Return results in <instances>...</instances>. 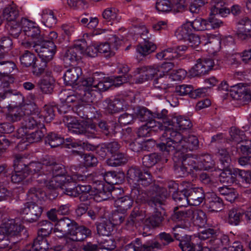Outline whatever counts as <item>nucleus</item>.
Here are the masks:
<instances>
[{"mask_svg": "<svg viewBox=\"0 0 251 251\" xmlns=\"http://www.w3.org/2000/svg\"><path fill=\"white\" fill-rule=\"evenodd\" d=\"M134 118H137L141 122H145L152 119L151 112L146 107L136 106L133 108Z\"/></svg>", "mask_w": 251, "mask_h": 251, "instance_id": "e433bc0d", "label": "nucleus"}, {"mask_svg": "<svg viewBox=\"0 0 251 251\" xmlns=\"http://www.w3.org/2000/svg\"><path fill=\"white\" fill-rule=\"evenodd\" d=\"M73 232L72 240L77 242L82 241L92 236V231L90 229L83 225H80L76 222Z\"/></svg>", "mask_w": 251, "mask_h": 251, "instance_id": "b1692460", "label": "nucleus"}, {"mask_svg": "<svg viewBox=\"0 0 251 251\" xmlns=\"http://www.w3.org/2000/svg\"><path fill=\"white\" fill-rule=\"evenodd\" d=\"M190 25L196 31H202L209 29V23L207 21L199 18L189 22Z\"/></svg>", "mask_w": 251, "mask_h": 251, "instance_id": "774afa93", "label": "nucleus"}, {"mask_svg": "<svg viewBox=\"0 0 251 251\" xmlns=\"http://www.w3.org/2000/svg\"><path fill=\"white\" fill-rule=\"evenodd\" d=\"M89 103L80 101L79 103L73 107V110L80 118L84 119H88L89 110L94 108L93 107L91 106Z\"/></svg>", "mask_w": 251, "mask_h": 251, "instance_id": "2f4dec72", "label": "nucleus"}, {"mask_svg": "<svg viewBox=\"0 0 251 251\" xmlns=\"http://www.w3.org/2000/svg\"><path fill=\"white\" fill-rule=\"evenodd\" d=\"M128 159L126 155L118 151L111 155L110 158L106 160L107 164L111 167H118L127 163Z\"/></svg>", "mask_w": 251, "mask_h": 251, "instance_id": "473e14b6", "label": "nucleus"}, {"mask_svg": "<svg viewBox=\"0 0 251 251\" xmlns=\"http://www.w3.org/2000/svg\"><path fill=\"white\" fill-rule=\"evenodd\" d=\"M205 207L209 211L219 212L224 207L223 200L215 194L212 193L205 200Z\"/></svg>", "mask_w": 251, "mask_h": 251, "instance_id": "5701e85b", "label": "nucleus"}, {"mask_svg": "<svg viewBox=\"0 0 251 251\" xmlns=\"http://www.w3.org/2000/svg\"><path fill=\"white\" fill-rule=\"evenodd\" d=\"M42 19L44 24L49 27L53 26L56 23V18L53 11L51 10L44 11L42 15Z\"/></svg>", "mask_w": 251, "mask_h": 251, "instance_id": "0e129e2a", "label": "nucleus"}, {"mask_svg": "<svg viewBox=\"0 0 251 251\" xmlns=\"http://www.w3.org/2000/svg\"><path fill=\"white\" fill-rule=\"evenodd\" d=\"M240 25L236 32L237 37L241 40H246L251 38V21L245 17L238 22Z\"/></svg>", "mask_w": 251, "mask_h": 251, "instance_id": "412c9836", "label": "nucleus"}, {"mask_svg": "<svg viewBox=\"0 0 251 251\" xmlns=\"http://www.w3.org/2000/svg\"><path fill=\"white\" fill-rule=\"evenodd\" d=\"M214 62L211 59H199L195 66L189 70V73L193 77L201 76L212 70Z\"/></svg>", "mask_w": 251, "mask_h": 251, "instance_id": "4468645a", "label": "nucleus"}, {"mask_svg": "<svg viewBox=\"0 0 251 251\" xmlns=\"http://www.w3.org/2000/svg\"><path fill=\"white\" fill-rule=\"evenodd\" d=\"M56 106L46 105L43 107L42 112H38L39 119L43 123L44 121L46 123H50L54 117V110Z\"/></svg>", "mask_w": 251, "mask_h": 251, "instance_id": "ea45409f", "label": "nucleus"}, {"mask_svg": "<svg viewBox=\"0 0 251 251\" xmlns=\"http://www.w3.org/2000/svg\"><path fill=\"white\" fill-rule=\"evenodd\" d=\"M103 176L105 181L109 184H119L123 181V176L115 171L105 172Z\"/></svg>", "mask_w": 251, "mask_h": 251, "instance_id": "8fccbe9b", "label": "nucleus"}, {"mask_svg": "<svg viewBox=\"0 0 251 251\" xmlns=\"http://www.w3.org/2000/svg\"><path fill=\"white\" fill-rule=\"evenodd\" d=\"M36 56L28 50L25 51L20 56V61L23 67H28L31 66L35 61Z\"/></svg>", "mask_w": 251, "mask_h": 251, "instance_id": "13d9d810", "label": "nucleus"}, {"mask_svg": "<svg viewBox=\"0 0 251 251\" xmlns=\"http://www.w3.org/2000/svg\"><path fill=\"white\" fill-rule=\"evenodd\" d=\"M171 124V126L178 127L180 130L189 129L192 126L189 119L181 116L173 118Z\"/></svg>", "mask_w": 251, "mask_h": 251, "instance_id": "58836bf2", "label": "nucleus"}, {"mask_svg": "<svg viewBox=\"0 0 251 251\" xmlns=\"http://www.w3.org/2000/svg\"><path fill=\"white\" fill-rule=\"evenodd\" d=\"M178 246L182 251H208L207 248H203L200 244H194L189 238L185 237V239L178 243Z\"/></svg>", "mask_w": 251, "mask_h": 251, "instance_id": "7c9ffc66", "label": "nucleus"}, {"mask_svg": "<svg viewBox=\"0 0 251 251\" xmlns=\"http://www.w3.org/2000/svg\"><path fill=\"white\" fill-rule=\"evenodd\" d=\"M21 124L25 128L31 129L35 126H44V125L39 119V114H34V116H25L23 118Z\"/></svg>", "mask_w": 251, "mask_h": 251, "instance_id": "c756f323", "label": "nucleus"}, {"mask_svg": "<svg viewBox=\"0 0 251 251\" xmlns=\"http://www.w3.org/2000/svg\"><path fill=\"white\" fill-rule=\"evenodd\" d=\"M219 180L221 183L226 185H230L236 182L234 169H222V172L219 176Z\"/></svg>", "mask_w": 251, "mask_h": 251, "instance_id": "c9c22d12", "label": "nucleus"}, {"mask_svg": "<svg viewBox=\"0 0 251 251\" xmlns=\"http://www.w3.org/2000/svg\"><path fill=\"white\" fill-rule=\"evenodd\" d=\"M187 185L188 204L198 206L205 200V193L201 187H195L192 183L184 181Z\"/></svg>", "mask_w": 251, "mask_h": 251, "instance_id": "9d476101", "label": "nucleus"}, {"mask_svg": "<svg viewBox=\"0 0 251 251\" xmlns=\"http://www.w3.org/2000/svg\"><path fill=\"white\" fill-rule=\"evenodd\" d=\"M162 206L158 207L156 209L153 208L154 211L153 214L146 220L147 224H150L152 227H157L161 225L164 220V217L162 212L159 211L158 208H162Z\"/></svg>", "mask_w": 251, "mask_h": 251, "instance_id": "a18cd8bd", "label": "nucleus"}, {"mask_svg": "<svg viewBox=\"0 0 251 251\" xmlns=\"http://www.w3.org/2000/svg\"><path fill=\"white\" fill-rule=\"evenodd\" d=\"M82 72L81 68L77 67H72L68 69L63 75V79L64 83L66 85L72 86L74 88H76L75 86H79L81 82L86 78L82 79L78 81V78L82 75ZM87 77H86L87 78Z\"/></svg>", "mask_w": 251, "mask_h": 251, "instance_id": "dca6fc26", "label": "nucleus"}, {"mask_svg": "<svg viewBox=\"0 0 251 251\" xmlns=\"http://www.w3.org/2000/svg\"><path fill=\"white\" fill-rule=\"evenodd\" d=\"M161 127L165 130V132L160 137V142L156 144V147L160 151L167 153L175 151L185 152L196 150L198 147L199 140L196 136L189 135L184 137L173 128Z\"/></svg>", "mask_w": 251, "mask_h": 251, "instance_id": "f257e3e1", "label": "nucleus"}, {"mask_svg": "<svg viewBox=\"0 0 251 251\" xmlns=\"http://www.w3.org/2000/svg\"><path fill=\"white\" fill-rule=\"evenodd\" d=\"M4 56L0 55V85L12 84L14 81V78L11 73L16 68V65L12 61H4Z\"/></svg>", "mask_w": 251, "mask_h": 251, "instance_id": "0eeeda50", "label": "nucleus"}, {"mask_svg": "<svg viewBox=\"0 0 251 251\" xmlns=\"http://www.w3.org/2000/svg\"><path fill=\"white\" fill-rule=\"evenodd\" d=\"M191 217L194 222L199 226H203L207 222L205 213L201 210L191 209Z\"/></svg>", "mask_w": 251, "mask_h": 251, "instance_id": "09e8293b", "label": "nucleus"}, {"mask_svg": "<svg viewBox=\"0 0 251 251\" xmlns=\"http://www.w3.org/2000/svg\"><path fill=\"white\" fill-rule=\"evenodd\" d=\"M181 185L183 188L181 190L175 191L172 195L173 200L180 207L188 205L187 185L184 184V181L181 183Z\"/></svg>", "mask_w": 251, "mask_h": 251, "instance_id": "a878e982", "label": "nucleus"}, {"mask_svg": "<svg viewBox=\"0 0 251 251\" xmlns=\"http://www.w3.org/2000/svg\"><path fill=\"white\" fill-rule=\"evenodd\" d=\"M64 142V139L61 136L54 133H49L45 138V143L51 148H55L62 145Z\"/></svg>", "mask_w": 251, "mask_h": 251, "instance_id": "3c124183", "label": "nucleus"}, {"mask_svg": "<svg viewBox=\"0 0 251 251\" xmlns=\"http://www.w3.org/2000/svg\"><path fill=\"white\" fill-rule=\"evenodd\" d=\"M40 90L45 94H51L54 88V80L50 78L41 79L38 82Z\"/></svg>", "mask_w": 251, "mask_h": 251, "instance_id": "bf43d9fd", "label": "nucleus"}, {"mask_svg": "<svg viewBox=\"0 0 251 251\" xmlns=\"http://www.w3.org/2000/svg\"><path fill=\"white\" fill-rule=\"evenodd\" d=\"M153 182L152 176L150 172L144 170L136 185L147 187L151 185Z\"/></svg>", "mask_w": 251, "mask_h": 251, "instance_id": "052dcab7", "label": "nucleus"}, {"mask_svg": "<svg viewBox=\"0 0 251 251\" xmlns=\"http://www.w3.org/2000/svg\"><path fill=\"white\" fill-rule=\"evenodd\" d=\"M19 107L22 112L23 117L38 114L39 111L37 106L33 102L24 104Z\"/></svg>", "mask_w": 251, "mask_h": 251, "instance_id": "680f3d73", "label": "nucleus"}, {"mask_svg": "<svg viewBox=\"0 0 251 251\" xmlns=\"http://www.w3.org/2000/svg\"><path fill=\"white\" fill-rule=\"evenodd\" d=\"M47 163H48V160L47 159L43 160V163L31 162L28 165L25 166V170L28 176L30 175L39 173V174L37 175L36 181L40 183L38 181L39 178L40 176L46 175V171L45 170V168L47 167Z\"/></svg>", "mask_w": 251, "mask_h": 251, "instance_id": "6ab92c4d", "label": "nucleus"}, {"mask_svg": "<svg viewBox=\"0 0 251 251\" xmlns=\"http://www.w3.org/2000/svg\"><path fill=\"white\" fill-rule=\"evenodd\" d=\"M37 52L40 58L42 60L50 62L53 58L56 52V47L54 42L49 41L45 39L41 42L39 47H36Z\"/></svg>", "mask_w": 251, "mask_h": 251, "instance_id": "f8f14e48", "label": "nucleus"}, {"mask_svg": "<svg viewBox=\"0 0 251 251\" xmlns=\"http://www.w3.org/2000/svg\"><path fill=\"white\" fill-rule=\"evenodd\" d=\"M24 230L23 226L18 220L5 218L2 220L1 226L0 227V238L1 235L5 234L11 237H19Z\"/></svg>", "mask_w": 251, "mask_h": 251, "instance_id": "423d86ee", "label": "nucleus"}, {"mask_svg": "<svg viewBox=\"0 0 251 251\" xmlns=\"http://www.w3.org/2000/svg\"><path fill=\"white\" fill-rule=\"evenodd\" d=\"M26 196L27 200L31 201L29 202L36 203V202L44 199L45 193L39 188L32 187L28 189L26 193Z\"/></svg>", "mask_w": 251, "mask_h": 251, "instance_id": "a19ab883", "label": "nucleus"}, {"mask_svg": "<svg viewBox=\"0 0 251 251\" xmlns=\"http://www.w3.org/2000/svg\"><path fill=\"white\" fill-rule=\"evenodd\" d=\"M99 127L100 129V131L106 136H108L110 134V130L113 134H115L117 132L116 128L119 126L118 124L115 122L107 123L105 121L101 120L98 123Z\"/></svg>", "mask_w": 251, "mask_h": 251, "instance_id": "49530a36", "label": "nucleus"}, {"mask_svg": "<svg viewBox=\"0 0 251 251\" xmlns=\"http://www.w3.org/2000/svg\"><path fill=\"white\" fill-rule=\"evenodd\" d=\"M98 234L99 235L109 236L114 229V224L110 219H105L96 224Z\"/></svg>", "mask_w": 251, "mask_h": 251, "instance_id": "cd10ccee", "label": "nucleus"}, {"mask_svg": "<svg viewBox=\"0 0 251 251\" xmlns=\"http://www.w3.org/2000/svg\"><path fill=\"white\" fill-rule=\"evenodd\" d=\"M220 165L222 169L230 168L231 159L228 152L225 149H218L216 152Z\"/></svg>", "mask_w": 251, "mask_h": 251, "instance_id": "f704fd0d", "label": "nucleus"}, {"mask_svg": "<svg viewBox=\"0 0 251 251\" xmlns=\"http://www.w3.org/2000/svg\"><path fill=\"white\" fill-rule=\"evenodd\" d=\"M96 74L98 75L96 78L97 80H95L93 84L90 86V91L92 92V94H93V97L94 99L95 98L94 91H96V89H98L100 92H104L108 90L112 86L110 82L100 81V79L101 78L99 76H102V74L98 72L94 73L92 75L89 77H93L94 75Z\"/></svg>", "mask_w": 251, "mask_h": 251, "instance_id": "bb28decb", "label": "nucleus"}, {"mask_svg": "<svg viewBox=\"0 0 251 251\" xmlns=\"http://www.w3.org/2000/svg\"><path fill=\"white\" fill-rule=\"evenodd\" d=\"M71 179L68 178L67 180L66 181V178H65L64 181H62V184L61 189L63 192L66 195L75 197V184L73 181H70L69 180Z\"/></svg>", "mask_w": 251, "mask_h": 251, "instance_id": "e2e57ef3", "label": "nucleus"}, {"mask_svg": "<svg viewBox=\"0 0 251 251\" xmlns=\"http://www.w3.org/2000/svg\"><path fill=\"white\" fill-rule=\"evenodd\" d=\"M243 210L233 208L228 212V222L230 225L237 226L242 221Z\"/></svg>", "mask_w": 251, "mask_h": 251, "instance_id": "5fc2aeb1", "label": "nucleus"}, {"mask_svg": "<svg viewBox=\"0 0 251 251\" xmlns=\"http://www.w3.org/2000/svg\"><path fill=\"white\" fill-rule=\"evenodd\" d=\"M133 203V201L131 198L125 196L115 201V205L122 213H126L128 209L131 207Z\"/></svg>", "mask_w": 251, "mask_h": 251, "instance_id": "37998d69", "label": "nucleus"}, {"mask_svg": "<svg viewBox=\"0 0 251 251\" xmlns=\"http://www.w3.org/2000/svg\"><path fill=\"white\" fill-rule=\"evenodd\" d=\"M195 158L197 162L194 160V169L196 171L200 170H209L215 166L214 161L208 154L198 155Z\"/></svg>", "mask_w": 251, "mask_h": 251, "instance_id": "aec40b11", "label": "nucleus"}, {"mask_svg": "<svg viewBox=\"0 0 251 251\" xmlns=\"http://www.w3.org/2000/svg\"><path fill=\"white\" fill-rule=\"evenodd\" d=\"M143 171L139 167L136 166L130 167L127 172V178L128 183L136 185Z\"/></svg>", "mask_w": 251, "mask_h": 251, "instance_id": "603ef678", "label": "nucleus"}, {"mask_svg": "<svg viewBox=\"0 0 251 251\" xmlns=\"http://www.w3.org/2000/svg\"><path fill=\"white\" fill-rule=\"evenodd\" d=\"M8 84L5 85H0V97L1 96H5L7 97V99L9 100L10 103H11L12 108L15 106H18L23 101L24 97L21 94H13L12 90L10 88V85Z\"/></svg>", "mask_w": 251, "mask_h": 251, "instance_id": "a211bd4d", "label": "nucleus"}, {"mask_svg": "<svg viewBox=\"0 0 251 251\" xmlns=\"http://www.w3.org/2000/svg\"><path fill=\"white\" fill-rule=\"evenodd\" d=\"M42 207L34 202H26L21 210L24 218L30 223L35 222L41 216Z\"/></svg>", "mask_w": 251, "mask_h": 251, "instance_id": "ddd939ff", "label": "nucleus"}, {"mask_svg": "<svg viewBox=\"0 0 251 251\" xmlns=\"http://www.w3.org/2000/svg\"><path fill=\"white\" fill-rule=\"evenodd\" d=\"M156 49V46L147 39H144L143 42L140 43L136 48L137 52L143 56L152 53Z\"/></svg>", "mask_w": 251, "mask_h": 251, "instance_id": "c85d7f7f", "label": "nucleus"}, {"mask_svg": "<svg viewBox=\"0 0 251 251\" xmlns=\"http://www.w3.org/2000/svg\"><path fill=\"white\" fill-rule=\"evenodd\" d=\"M124 251H150L147 241L142 243L139 238L126 245L124 248Z\"/></svg>", "mask_w": 251, "mask_h": 251, "instance_id": "72a5a7b5", "label": "nucleus"}, {"mask_svg": "<svg viewBox=\"0 0 251 251\" xmlns=\"http://www.w3.org/2000/svg\"><path fill=\"white\" fill-rule=\"evenodd\" d=\"M84 52V48L81 45H77L65 50L63 53L64 62L71 65L81 59V55Z\"/></svg>", "mask_w": 251, "mask_h": 251, "instance_id": "f3484780", "label": "nucleus"}, {"mask_svg": "<svg viewBox=\"0 0 251 251\" xmlns=\"http://www.w3.org/2000/svg\"><path fill=\"white\" fill-rule=\"evenodd\" d=\"M75 222L68 217L61 218L55 224L53 232L59 238L72 236Z\"/></svg>", "mask_w": 251, "mask_h": 251, "instance_id": "1a4fd4ad", "label": "nucleus"}, {"mask_svg": "<svg viewBox=\"0 0 251 251\" xmlns=\"http://www.w3.org/2000/svg\"><path fill=\"white\" fill-rule=\"evenodd\" d=\"M157 238L161 242H159L156 239L151 240L147 241L150 251L162 250L164 247L168 246L175 241V239L170 233L165 232L159 233L157 235Z\"/></svg>", "mask_w": 251, "mask_h": 251, "instance_id": "2eb2a0df", "label": "nucleus"}, {"mask_svg": "<svg viewBox=\"0 0 251 251\" xmlns=\"http://www.w3.org/2000/svg\"><path fill=\"white\" fill-rule=\"evenodd\" d=\"M37 233L43 236H49L54 229L53 224L48 220H42L38 223Z\"/></svg>", "mask_w": 251, "mask_h": 251, "instance_id": "864d4df0", "label": "nucleus"}, {"mask_svg": "<svg viewBox=\"0 0 251 251\" xmlns=\"http://www.w3.org/2000/svg\"><path fill=\"white\" fill-rule=\"evenodd\" d=\"M161 159V157L156 153L145 155L142 158V165L146 168H151Z\"/></svg>", "mask_w": 251, "mask_h": 251, "instance_id": "4d7b16f0", "label": "nucleus"}, {"mask_svg": "<svg viewBox=\"0 0 251 251\" xmlns=\"http://www.w3.org/2000/svg\"><path fill=\"white\" fill-rule=\"evenodd\" d=\"M28 176L25 168H14V172L11 174V181L15 183H19Z\"/></svg>", "mask_w": 251, "mask_h": 251, "instance_id": "69168bd1", "label": "nucleus"}, {"mask_svg": "<svg viewBox=\"0 0 251 251\" xmlns=\"http://www.w3.org/2000/svg\"><path fill=\"white\" fill-rule=\"evenodd\" d=\"M101 187L95 189L94 194V199L97 202L105 201L110 199L109 189L108 187H104L102 184Z\"/></svg>", "mask_w": 251, "mask_h": 251, "instance_id": "6e6d98bb", "label": "nucleus"}, {"mask_svg": "<svg viewBox=\"0 0 251 251\" xmlns=\"http://www.w3.org/2000/svg\"><path fill=\"white\" fill-rule=\"evenodd\" d=\"M69 115H65L63 118V122L67 126L69 130L72 133L78 134H86L87 130L82 125L76 121L72 120Z\"/></svg>", "mask_w": 251, "mask_h": 251, "instance_id": "393cba45", "label": "nucleus"}, {"mask_svg": "<svg viewBox=\"0 0 251 251\" xmlns=\"http://www.w3.org/2000/svg\"><path fill=\"white\" fill-rule=\"evenodd\" d=\"M48 62L45 60H38L36 58L35 61L31 66L33 69V73L37 76L42 75L47 67V64Z\"/></svg>", "mask_w": 251, "mask_h": 251, "instance_id": "338daca9", "label": "nucleus"}, {"mask_svg": "<svg viewBox=\"0 0 251 251\" xmlns=\"http://www.w3.org/2000/svg\"><path fill=\"white\" fill-rule=\"evenodd\" d=\"M144 216L142 211L137 208H134L131 211L130 216L127 219L126 225L128 226H134L143 222Z\"/></svg>", "mask_w": 251, "mask_h": 251, "instance_id": "c03bdc74", "label": "nucleus"}, {"mask_svg": "<svg viewBox=\"0 0 251 251\" xmlns=\"http://www.w3.org/2000/svg\"><path fill=\"white\" fill-rule=\"evenodd\" d=\"M194 160L192 158L183 156L181 165L175 164L174 168L178 171L180 176H184L194 173Z\"/></svg>", "mask_w": 251, "mask_h": 251, "instance_id": "4be33fe9", "label": "nucleus"}, {"mask_svg": "<svg viewBox=\"0 0 251 251\" xmlns=\"http://www.w3.org/2000/svg\"><path fill=\"white\" fill-rule=\"evenodd\" d=\"M151 187V190L145 192L136 185L131 189L130 197L137 203L144 202L153 208L165 205L168 196L167 190L155 184Z\"/></svg>", "mask_w": 251, "mask_h": 251, "instance_id": "f03ea898", "label": "nucleus"}, {"mask_svg": "<svg viewBox=\"0 0 251 251\" xmlns=\"http://www.w3.org/2000/svg\"><path fill=\"white\" fill-rule=\"evenodd\" d=\"M97 74L94 75L93 77H88L84 79L79 86H75L76 94L70 95H66V91L61 92L60 94V100L62 102H65L68 105L71 103L77 104L80 101L88 103L92 102L94 100L92 92L90 91L91 86L96 79Z\"/></svg>", "mask_w": 251, "mask_h": 251, "instance_id": "7ed1b4c3", "label": "nucleus"}, {"mask_svg": "<svg viewBox=\"0 0 251 251\" xmlns=\"http://www.w3.org/2000/svg\"><path fill=\"white\" fill-rule=\"evenodd\" d=\"M45 168L46 175L40 176L38 181L40 183H46L51 177L65 176L67 172L65 167L61 164L48 160L47 167Z\"/></svg>", "mask_w": 251, "mask_h": 251, "instance_id": "6e6552de", "label": "nucleus"}, {"mask_svg": "<svg viewBox=\"0 0 251 251\" xmlns=\"http://www.w3.org/2000/svg\"><path fill=\"white\" fill-rule=\"evenodd\" d=\"M21 23L25 35L31 40H37L39 42L44 40L45 37L41 34L40 27L35 23L25 18H22Z\"/></svg>", "mask_w": 251, "mask_h": 251, "instance_id": "9b49d317", "label": "nucleus"}, {"mask_svg": "<svg viewBox=\"0 0 251 251\" xmlns=\"http://www.w3.org/2000/svg\"><path fill=\"white\" fill-rule=\"evenodd\" d=\"M22 112L19 106H15L8 110L6 114V119L7 121L14 123L22 121L23 119Z\"/></svg>", "mask_w": 251, "mask_h": 251, "instance_id": "de8ad7c7", "label": "nucleus"}, {"mask_svg": "<svg viewBox=\"0 0 251 251\" xmlns=\"http://www.w3.org/2000/svg\"><path fill=\"white\" fill-rule=\"evenodd\" d=\"M19 15V10L15 5H8L5 7L2 12L3 19L6 20L7 23L12 21H17L16 19Z\"/></svg>", "mask_w": 251, "mask_h": 251, "instance_id": "79ce46f5", "label": "nucleus"}, {"mask_svg": "<svg viewBox=\"0 0 251 251\" xmlns=\"http://www.w3.org/2000/svg\"><path fill=\"white\" fill-rule=\"evenodd\" d=\"M219 91H229V95L234 100H240L243 104H245L251 101V91L248 87L247 83H240L229 86L226 81H223L218 86Z\"/></svg>", "mask_w": 251, "mask_h": 251, "instance_id": "20e7f679", "label": "nucleus"}, {"mask_svg": "<svg viewBox=\"0 0 251 251\" xmlns=\"http://www.w3.org/2000/svg\"><path fill=\"white\" fill-rule=\"evenodd\" d=\"M6 26L8 31L9 34L13 38L18 39L21 35L23 31V25H22L21 21L20 22L18 21L7 22Z\"/></svg>", "mask_w": 251, "mask_h": 251, "instance_id": "4c0bfd02", "label": "nucleus"}, {"mask_svg": "<svg viewBox=\"0 0 251 251\" xmlns=\"http://www.w3.org/2000/svg\"><path fill=\"white\" fill-rule=\"evenodd\" d=\"M225 0H212L214 4L211 8V13L207 22L209 28H217L223 25V22L219 17H226L229 13V9L224 7Z\"/></svg>", "mask_w": 251, "mask_h": 251, "instance_id": "39448f33", "label": "nucleus"}]
</instances>
